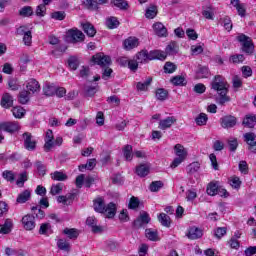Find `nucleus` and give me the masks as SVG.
I'll return each mask as SVG.
<instances>
[{
  "instance_id": "f257e3e1",
  "label": "nucleus",
  "mask_w": 256,
  "mask_h": 256,
  "mask_svg": "<svg viewBox=\"0 0 256 256\" xmlns=\"http://www.w3.org/2000/svg\"><path fill=\"white\" fill-rule=\"evenodd\" d=\"M211 87L218 95L216 98L218 105H225V103L231 101V97L227 95L229 93V83H227L225 77L216 75L212 80Z\"/></svg>"
},
{
  "instance_id": "f03ea898",
  "label": "nucleus",
  "mask_w": 256,
  "mask_h": 256,
  "mask_svg": "<svg viewBox=\"0 0 256 256\" xmlns=\"http://www.w3.org/2000/svg\"><path fill=\"white\" fill-rule=\"evenodd\" d=\"M31 211H32L33 215L26 214L25 216L22 217V220H21L23 228L26 231H33V229H35V227L37 225L35 223V217H36V219H45V211H43L41 209V207L33 206L31 208Z\"/></svg>"
},
{
  "instance_id": "7ed1b4c3",
  "label": "nucleus",
  "mask_w": 256,
  "mask_h": 256,
  "mask_svg": "<svg viewBox=\"0 0 256 256\" xmlns=\"http://www.w3.org/2000/svg\"><path fill=\"white\" fill-rule=\"evenodd\" d=\"M134 57L141 65L149 63V61H154L155 59H158L159 61H165V59H167V55L161 50H152L150 52L141 50Z\"/></svg>"
},
{
  "instance_id": "20e7f679",
  "label": "nucleus",
  "mask_w": 256,
  "mask_h": 256,
  "mask_svg": "<svg viewBox=\"0 0 256 256\" xmlns=\"http://www.w3.org/2000/svg\"><path fill=\"white\" fill-rule=\"evenodd\" d=\"M94 211L96 213H107L108 219H113L117 213V206L115 203L110 202L105 206V200L102 197H98L93 201Z\"/></svg>"
},
{
  "instance_id": "39448f33",
  "label": "nucleus",
  "mask_w": 256,
  "mask_h": 256,
  "mask_svg": "<svg viewBox=\"0 0 256 256\" xmlns=\"http://www.w3.org/2000/svg\"><path fill=\"white\" fill-rule=\"evenodd\" d=\"M92 61L96 63V65H99L102 67L103 73L102 78L107 79L111 77V73H113V69L109 68V65H111V57L107 56L103 53H97L92 57Z\"/></svg>"
},
{
  "instance_id": "423d86ee",
  "label": "nucleus",
  "mask_w": 256,
  "mask_h": 256,
  "mask_svg": "<svg viewBox=\"0 0 256 256\" xmlns=\"http://www.w3.org/2000/svg\"><path fill=\"white\" fill-rule=\"evenodd\" d=\"M63 145V137L53 135V130L48 129L44 136V146L43 149L45 153H49L53 149V147H61Z\"/></svg>"
},
{
  "instance_id": "0eeeda50",
  "label": "nucleus",
  "mask_w": 256,
  "mask_h": 256,
  "mask_svg": "<svg viewBox=\"0 0 256 256\" xmlns=\"http://www.w3.org/2000/svg\"><path fill=\"white\" fill-rule=\"evenodd\" d=\"M239 43L242 45L243 53L246 55H253V51H255V45H253V40L245 34H241L237 37Z\"/></svg>"
},
{
  "instance_id": "6e6552de",
  "label": "nucleus",
  "mask_w": 256,
  "mask_h": 256,
  "mask_svg": "<svg viewBox=\"0 0 256 256\" xmlns=\"http://www.w3.org/2000/svg\"><path fill=\"white\" fill-rule=\"evenodd\" d=\"M66 37L70 43H83L85 41V34L78 29L68 30Z\"/></svg>"
},
{
  "instance_id": "1a4fd4ad",
  "label": "nucleus",
  "mask_w": 256,
  "mask_h": 256,
  "mask_svg": "<svg viewBox=\"0 0 256 256\" xmlns=\"http://www.w3.org/2000/svg\"><path fill=\"white\" fill-rule=\"evenodd\" d=\"M24 141V147L27 151H35L37 149V141L33 138V135L29 132H25L22 135Z\"/></svg>"
},
{
  "instance_id": "9d476101",
  "label": "nucleus",
  "mask_w": 256,
  "mask_h": 256,
  "mask_svg": "<svg viewBox=\"0 0 256 256\" xmlns=\"http://www.w3.org/2000/svg\"><path fill=\"white\" fill-rule=\"evenodd\" d=\"M220 125L223 129H233L237 125V117L226 115L220 119Z\"/></svg>"
},
{
  "instance_id": "9b49d317",
  "label": "nucleus",
  "mask_w": 256,
  "mask_h": 256,
  "mask_svg": "<svg viewBox=\"0 0 256 256\" xmlns=\"http://www.w3.org/2000/svg\"><path fill=\"white\" fill-rule=\"evenodd\" d=\"M151 221V217H149V213L141 212L139 217L134 221L133 225L136 229H141L144 225H149Z\"/></svg>"
},
{
  "instance_id": "f8f14e48",
  "label": "nucleus",
  "mask_w": 256,
  "mask_h": 256,
  "mask_svg": "<svg viewBox=\"0 0 256 256\" xmlns=\"http://www.w3.org/2000/svg\"><path fill=\"white\" fill-rule=\"evenodd\" d=\"M244 141L249 146V150L252 151V153H256V135L253 132H248L244 134Z\"/></svg>"
},
{
  "instance_id": "ddd939ff",
  "label": "nucleus",
  "mask_w": 256,
  "mask_h": 256,
  "mask_svg": "<svg viewBox=\"0 0 256 256\" xmlns=\"http://www.w3.org/2000/svg\"><path fill=\"white\" fill-rule=\"evenodd\" d=\"M0 130L6 133H15L19 131V123L17 122H2L0 123Z\"/></svg>"
},
{
  "instance_id": "4468645a",
  "label": "nucleus",
  "mask_w": 256,
  "mask_h": 256,
  "mask_svg": "<svg viewBox=\"0 0 256 256\" xmlns=\"http://www.w3.org/2000/svg\"><path fill=\"white\" fill-rule=\"evenodd\" d=\"M123 45L126 51H131V49L139 47V38L130 36L124 40Z\"/></svg>"
},
{
  "instance_id": "2eb2a0df",
  "label": "nucleus",
  "mask_w": 256,
  "mask_h": 256,
  "mask_svg": "<svg viewBox=\"0 0 256 256\" xmlns=\"http://www.w3.org/2000/svg\"><path fill=\"white\" fill-rule=\"evenodd\" d=\"M177 121V119H175V117L173 116H168L167 118L160 120L159 121V129H161L162 131H165V129H171V127L173 126V124Z\"/></svg>"
},
{
  "instance_id": "dca6fc26",
  "label": "nucleus",
  "mask_w": 256,
  "mask_h": 256,
  "mask_svg": "<svg viewBox=\"0 0 256 256\" xmlns=\"http://www.w3.org/2000/svg\"><path fill=\"white\" fill-rule=\"evenodd\" d=\"M151 171V166L149 164H140L136 166L135 173L138 177H147Z\"/></svg>"
},
{
  "instance_id": "f3484780",
  "label": "nucleus",
  "mask_w": 256,
  "mask_h": 256,
  "mask_svg": "<svg viewBox=\"0 0 256 256\" xmlns=\"http://www.w3.org/2000/svg\"><path fill=\"white\" fill-rule=\"evenodd\" d=\"M0 105L3 109H11V107H13V96L9 93H4L2 95Z\"/></svg>"
},
{
  "instance_id": "a211bd4d",
  "label": "nucleus",
  "mask_w": 256,
  "mask_h": 256,
  "mask_svg": "<svg viewBox=\"0 0 256 256\" xmlns=\"http://www.w3.org/2000/svg\"><path fill=\"white\" fill-rule=\"evenodd\" d=\"M86 224L91 227L93 233H101L103 231V227L97 225V218L93 216L87 218Z\"/></svg>"
},
{
  "instance_id": "6ab92c4d",
  "label": "nucleus",
  "mask_w": 256,
  "mask_h": 256,
  "mask_svg": "<svg viewBox=\"0 0 256 256\" xmlns=\"http://www.w3.org/2000/svg\"><path fill=\"white\" fill-rule=\"evenodd\" d=\"M153 29H154V33L158 37H167V28L165 27V25H163V23L161 22L155 23L153 25Z\"/></svg>"
},
{
  "instance_id": "aec40b11",
  "label": "nucleus",
  "mask_w": 256,
  "mask_h": 256,
  "mask_svg": "<svg viewBox=\"0 0 256 256\" xmlns=\"http://www.w3.org/2000/svg\"><path fill=\"white\" fill-rule=\"evenodd\" d=\"M188 239H201L203 237V231L195 226L191 227L187 233Z\"/></svg>"
},
{
  "instance_id": "412c9836",
  "label": "nucleus",
  "mask_w": 256,
  "mask_h": 256,
  "mask_svg": "<svg viewBox=\"0 0 256 256\" xmlns=\"http://www.w3.org/2000/svg\"><path fill=\"white\" fill-rule=\"evenodd\" d=\"M13 231V220L6 219L4 224H0V234L2 235H9Z\"/></svg>"
},
{
  "instance_id": "4be33fe9",
  "label": "nucleus",
  "mask_w": 256,
  "mask_h": 256,
  "mask_svg": "<svg viewBox=\"0 0 256 256\" xmlns=\"http://www.w3.org/2000/svg\"><path fill=\"white\" fill-rule=\"evenodd\" d=\"M76 194L70 193L65 196H58L57 201L58 203H62L63 205H71L73 201H75Z\"/></svg>"
},
{
  "instance_id": "5701e85b",
  "label": "nucleus",
  "mask_w": 256,
  "mask_h": 256,
  "mask_svg": "<svg viewBox=\"0 0 256 256\" xmlns=\"http://www.w3.org/2000/svg\"><path fill=\"white\" fill-rule=\"evenodd\" d=\"M26 88L31 93H39V91H41V85H39V82L33 78L28 80Z\"/></svg>"
},
{
  "instance_id": "b1692460",
  "label": "nucleus",
  "mask_w": 256,
  "mask_h": 256,
  "mask_svg": "<svg viewBox=\"0 0 256 256\" xmlns=\"http://www.w3.org/2000/svg\"><path fill=\"white\" fill-rule=\"evenodd\" d=\"M242 125H244V127H248L249 129H253V127L256 125V116L252 114L246 115Z\"/></svg>"
},
{
  "instance_id": "393cba45",
  "label": "nucleus",
  "mask_w": 256,
  "mask_h": 256,
  "mask_svg": "<svg viewBox=\"0 0 256 256\" xmlns=\"http://www.w3.org/2000/svg\"><path fill=\"white\" fill-rule=\"evenodd\" d=\"M170 82L175 87H185V85H187V79H185V76H181V75L172 77Z\"/></svg>"
},
{
  "instance_id": "a878e982",
  "label": "nucleus",
  "mask_w": 256,
  "mask_h": 256,
  "mask_svg": "<svg viewBox=\"0 0 256 256\" xmlns=\"http://www.w3.org/2000/svg\"><path fill=\"white\" fill-rule=\"evenodd\" d=\"M82 29L88 37H95V35L97 34V30L95 29V26H93V24L89 22L84 23L82 25Z\"/></svg>"
},
{
  "instance_id": "bb28decb",
  "label": "nucleus",
  "mask_w": 256,
  "mask_h": 256,
  "mask_svg": "<svg viewBox=\"0 0 256 256\" xmlns=\"http://www.w3.org/2000/svg\"><path fill=\"white\" fill-rule=\"evenodd\" d=\"M165 55H177L179 53V45L176 42H170L165 49Z\"/></svg>"
},
{
  "instance_id": "cd10ccee",
  "label": "nucleus",
  "mask_w": 256,
  "mask_h": 256,
  "mask_svg": "<svg viewBox=\"0 0 256 256\" xmlns=\"http://www.w3.org/2000/svg\"><path fill=\"white\" fill-rule=\"evenodd\" d=\"M122 153L127 161H133V146L127 144L122 148Z\"/></svg>"
},
{
  "instance_id": "c85d7f7f",
  "label": "nucleus",
  "mask_w": 256,
  "mask_h": 256,
  "mask_svg": "<svg viewBox=\"0 0 256 256\" xmlns=\"http://www.w3.org/2000/svg\"><path fill=\"white\" fill-rule=\"evenodd\" d=\"M29 95H31L30 91H27V90L21 91L18 95L19 103H21V105H27V103H29V100H30Z\"/></svg>"
},
{
  "instance_id": "c756f323",
  "label": "nucleus",
  "mask_w": 256,
  "mask_h": 256,
  "mask_svg": "<svg viewBox=\"0 0 256 256\" xmlns=\"http://www.w3.org/2000/svg\"><path fill=\"white\" fill-rule=\"evenodd\" d=\"M63 234L66 235L68 237V239H77V237H79V230H77L76 228H65L63 230Z\"/></svg>"
},
{
  "instance_id": "7c9ffc66",
  "label": "nucleus",
  "mask_w": 256,
  "mask_h": 256,
  "mask_svg": "<svg viewBox=\"0 0 256 256\" xmlns=\"http://www.w3.org/2000/svg\"><path fill=\"white\" fill-rule=\"evenodd\" d=\"M31 199V191L29 190H24L22 193H20L16 199L17 203H27Z\"/></svg>"
},
{
  "instance_id": "2f4dec72",
  "label": "nucleus",
  "mask_w": 256,
  "mask_h": 256,
  "mask_svg": "<svg viewBox=\"0 0 256 256\" xmlns=\"http://www.w3.org/2000/svg\"><path fill=\"white\" fill-rule=\"evenodd\" d=\"M57 247L60 249V251H65L66 253L71 251V244L65 239H59L57 241Z\"/></svg>"
},
{
  "instance_id": "473e14b6",
  "label": "nucleus",
  "mask_w": 256,
  "mask_h": 256,
  "mask_svg": "<svg viewBox=\"0 0 256 256\" xmlns=\"http://www.w3.org/2000/svg\"><path fill=\"white\" fill-rule=\"evenodd\" d=\"M202 15H203V17H205V19L213 21V19L215 17V12L213 11V6H211V5L206 6L202 11Z\"/></svg>"
},
{
  "instance_id": "72a5a7b5",
  "label": "nucleus",
  "mask_w": 256,
  "mask_h": 256,
  "mask_svg": "<svg viewBox=\"0 0 256 256\" xmlns=\"http://www.w3.org/2000/svg\"><path fill=\"white\" fill-rule=\"evenodd\" d=\"M175 150V155L182 158V159H187V150H185V147L181 144H176L174 146Z\"/></svg>"
},
{
  "instance_id": "f704fd0d",
  "label": "nucleus",
  "mask_w": 256,
  "mask_h": 256,
  "mask_svg": "<svg viewBox=\"0 0 256 256\" xmlns=\"http://www.w3.org/2000/svg\"><path fill=\"white\" fill-rule=\"evenodd\" d=\"M158 221L163 227H171V217L165 213H160L158 215Z\"/></svg>"
},
{
  "instance_id": "c9c22d12",
  "label": "nucleus",
  "mask_w": 256,
  "mask_h": 256,
  "mask_svg": "<svg viewBox=\"0 0 256 256\" xmlns=\"http://www.w3.org/2000/svg\"><path fill=\"white\" fill-rule=\"evenodd\" d=\"M220 25L224 26L226 31H231L233 29V23L231 22V18L229 16H224L219 20Z\"/></svg>"
},
{
  "instance_id": "e433bc0d",
  "label": "nucleus",
  "mask_w": 256,
  "mask_h": 256,
  "mask_svg": "<svg viewBox=\"0 0 256 256\" xmlns=\"http://www.w3.org/2000/svg\"><path fill=\"white\" fill-rule=\"evenodd\" d=\"M50 177L53 181H67L68 176L67 174L61 172V171H55L50 174Z\"/></svg>"
},
{
  "instance_id": "4c0bfd02",
  "label": "nucleus",
  "mask_w": 256,
  "mask_h": 256,
  "mask_svg": "<svg viewBox=\"0 0 256 256\" xmlns=\"http://www.w3.org/2000/svg\"><path fill=\"white\" fill-rule=\"evenodd\" d=\"M106 27H108V29H117L119 27V20L117 19V17H109L106 19Z\"/></svg>"
},
{
  "instance_id": "58836bf2",
  "label": "nucleus",
  "mask_w": 256,
  "mask_h": 256,
  "mask_svg": "<svg viewBox=\"0 0 256 256\" xmlns=\"http://www.w3.org/2000/svg\"><path fill=\"white\" fill-rule=\"evenodd\" d=\"M153 81V78L149 77L144 82H138L136 85V88L138 91H147L149 89V85H151V82Z\"/></svg>"
},
{
  "instance_id": "ea45409f",
  "label": "nucleus",
  "mask_w": 256,
  "mask_h": 256,
  "mask_svg": "<svg viewBox=\"0 0 256 256\" xmlns=\"http://www.w3.org/2000/svg\"><path fill=\"white\" fill-rule=\"evenodd\" d=\"M197 77L198 79H207V77H209V68L206 66H199Z\"/></svg>"
},
{
  "instance_id": "a19ab883",
  "label": "nucleus",
  "mask_w": 256,
  "mask_h": 256,
  "mask_svg": "<svg viewBox=\"0 0 256 256\" xmlns=\"http://www.w3.org/2000/svg\"><path fill=\"white\" fill-rule=\"evenodd\" d=\"M145 17L147 19H155L157 17V6L151 5L146 9Z\"/></svg>"
},
{
  "instance_id": "79ce46f5",
  "label": "nucleus",
  "mask_w": 256,
  "mask_h": 256,
  "mask_svg": "<svg viewBox=\"0 0 256 256\" xmlns=\"http://www.w3.org/2000/svg\"><path fill=\"white\" fill-rule=\"evenodd\" d=\"M112 3L121 11H127V9H129V3L125 0H113Z\"/></svg>"
},
{
  "instance_id": "37998d69",
  "label": "nucleus",
  "mask_w": 256,
  "mask_h": 256,
  "mask_svg": "<svg viewBox=\"0 0 256 256\" xmlns=\"http://www.w3.org/2000/svg\"><path fill=\"white\" fill-rule=\"evenodd\" d=\"M20 17H31L33 16V7L24 6L19 10Z\"/></svg>"
},
{
  "instance_id": "c03bdc74",
  "label": "nucleus",
  "mask_w": 256,
  "mask_h": 256,
  "mask_svg": "<svg viewBox=\"0 0 256 256\" xmlns=\"http://www.w3.org/2000/svg\"><path fill=\"white\" fill-rule=\"evenodd\" d=\"M12 113L16 119H22V117H25V109L21 106L14 107L12 109Z\"/></svg>"
},
{
  "instance_id": "a18cd8bd",
  "label": "nucleus",
  "mask_w": 256,
  "mask_h": 256,
  "mask_svg": "<svg viewBox=\"0 0 256 256\" xmlns=\"http://www.w3.org/2000/svg\"><path fill=\"white\" fill-rule=\"evenodd\" d=\"M63 193V183L53 184L50 189V195H59Z\"/></svg>"
},
{
  "instance_id": "49530a36",
  "label": "nucleus",
  "mask_w": 256,
  "mask_h": 256,
  "mask_svg": "<svg viewBox=\"0 0 256 256\" xmlns=\"http://www.w3.org/2000/svg\"><path fill=\"white\" fill-rule=\"evenodd\" d=\"M227 235V227H217L214 229V237L216 239H223Z\"/></svg>"
},
{
  "instance_id": "de8ad7c7",
  "label": "nucleus",
  "mask_w": 256,
  "mask_h": 256,
  "mask_svg": "<svg viewBox=\"0 0 256 256\" xmlns=\"http://www.w3.org/2000/svg\"><path fill=\"white\" fill-rule=\"evenodd\" d=\"M68 67H70L72 71H77V68L79 67V58L76 56H71L68 59Z\"/></svg>"
},
{
  "instance_id": "09e8293b",
  "label": "nucleus",
  "mask_w": 256,
  "mask_h": 256,
  "mask_svg": "<svg viewBox=\"0 0 256 256\" xmlns=\"http://www.w3.org/2000/svg\"><path fill=\"white\" fill-rule=\"evenodd\" d=\"M207 121H209V118L205 113H200L195 119L196 124L199 126L207 125Z\"/></svg>"
},
{
  "instance_id": "8fccbe9b",
  "label": "nucleus",
  "mask_w": 256,
  "mask_h": 256,
  "mask_svg": "<svg viewBox=\"0 0 256 256\" xmlns=\"http://www.w3.org/2000/svg\"><path fill=\"white\" fill-rule=\"evenodd\" d=\"M163 182L162 181H153L150 186L149 189L152 193H157V191H159L160 189H163Z\"/></svg>"
},
{
  "instance_id": "3c124183",
  "label": "nucleus",
  "mask_w": 256,
  "mask_h": 256,
  "mask_svg": "<svg viewBox=\"0 0 256 256\" xmlns=\"http://www.w3.org/2000/svg\"><path fill=\"white\" fill-rule=\"evenodd\" d=\"M168 95H169V92H167V90L163 88H159L156 90V98L158 99V101H165Z\"/></svg>"
},
{
  "instance_id": "603ef678",
  "label": "nucleus",
  "mask_w": 256,
  "mask_h": 256,
  "mask_svg": "<svg viewBox=\"0 0 256 256\" xmlns=\"http://www.w3.org/2000/svg\"><path fill=\"white\" fill-rule=\"evenodd\" d=\"M229 183L233 189H241V179L237 176H233L229 179Z\"/></svg>"
},
{
  "instance_id": "864d4df0",
  "label": "nucleus",
  "mask_w": 256,
  "mask_h": 256,
  "mask_svg": "<svg viewBox=\"0 0 256 256\" xmlns=\"http://www.w3.org/2000/svg\"><path fill=\"white\" fill-rule=\"evenodd\" d=\"M218 189H219V188H218L217 184L211 182V183L208 185V187H207L206 193H207L208 195H210L211 197H214V195H217Z\"/></svg>"
},
{
  "instance_id": "5fc2aeb1",
  "label": "nucleus",
  "mask_w": 256,
  "mask_h": 256,
  "mask_svg": "<svg viewBox=\"0 0 256 256\" xmlns=\"http://www.w3.org/2000/svg\"><path fill=\"white\" fill-rule=\"evenodd\" d=\"M199 169H201V164H199V162H193L187 166V171L190 175H193V173H197Z\"/></svg>"
},
{
  "instance_id": "6e6d98bb",
  "label": "nucleus",
  "mask_w": 256,
  "mask_h": 256,
  "mask_svg": "<svg viewBox=\"0 0 256 256\" xmlns=\"http://www.w3.org/2000/svg\"><path fill=\"white\" fill-rule=\"evenodd\" d=\"M177 71V65L173 62H166L164 65V73H175Z\"/></svg>"
},
{
  "instance_id": "4d7b16f0",
  "label": "nucleus",
  "mask_w": 256,
  "mask_h": 256,
  "mask_svg": "<svg viewBox=\"0 0 256 256\" xmlns=\"http://www.w3.org/2000/svg\"><path fill=\"white\" fill-rule=\"evenodd\" d=\"M84 5L92 11H96V9H99V2L95 0H85Z\"/></svg>"
},
{
  "instance_id": "13d9d810",
  "label": "nucleus",
  "mask_w": 256,
  "mask_h": 256,
  "mask_svg": "<svg viewBox=\"0 0 256 256\" xmlns=\"http://www.w3.org/2000/svg\"><path fill=\"white\" fill-rule=\"evenodd\" d=\"M238 168L240 173H242L243 175H247V173H249V165L245 160L239 162Z\"/></svg>"
},
{
  "instance_id": "bf43d9fd",
  "label": "nucleus",
  "mask_w": 256,
  "mask_h": 256,
  "mask_svg": "<svg viewBox=\"0 0 256 256\" xmlns=\"http://www.w3.org/2000/svg\"><path fill=\"white\" fill-rule=\"evenodd\" d=\"M2 177L6 179V181H9L10 183H13L15 181V173L11 170H6L2 173Z\"/></svg>"
},
{
  "instance_id": "052dcab7",
  "label": "nucleus",
  "mask_w": 256,
  "mask_h": 256,
  "mask_svg": "<svg viewBox=\"0 0 256 256\" xmlns=\"http://www.w3.org/2000/svg\"><path fill=\"white\" fill-rule=\"evenodd\" d=\"M128 69H130V71H137V69H139V61L135 56L132 60H128Z\"/></svg>"
},
{
  "instance_id": "680f3d73",
  "label": "nucleus",
  "mask_w": 256,
  "mask_h": 256,
  "mask_svg": "<svg viewBox=\"0 0 256 256\" xmlns=\"http://www.w3.org/2000/svg\"><path fill=\"white\" fill-rule=\"evenodd\" d=\"M35 165L39 175L43 177L47 171L46 166L41 161H37Z\"/></svg>"
},
{
  "instance_id": "e2e57ef3",
  "label": "nucleus",
  "mask_w": 256,
  "mask_h": 256,
  "mask_svg": "<svg viewBox=\"0 0 256 256\" xmlns=\"http://www.w3.org/2000/svg\"><path fill=\"white\" fill-rule=\"evenodd\" d=\"M27 179H28L27 172H22L16 181V185H18L19 187H23V185H25V181H27Z\"/></svg>"
},
{
  "instance_id": "0e129e2a",
  "label": "nucleus",
  "mask_w": 256,
  "mask_h": 256,
  "mask_svg": "<svg viewBox=\"0 0 256 256\" xmlns=\"http://www.w3.org/2000/svg\"><path fill=\"white\" fill-rule=\"evenodd\" d=\"M44 91V95H46V97H53V95L55 94V87L51 86V85H46L43 88Z\"/></svg>"
},
{
  "instance_id": "69168bd1",
  "label": "nucleus",
  "mask_w": 256,
  "mask_h": 256,
  "mask_svg": "<svg viewBox=\"0 0 256 256\" xmlns=\"http://www.w3.org/2000/svg\"><path fill=\"white\" fill-rule=\"evenodd\" d=\"M228 146L230 151L235 152L237 151V147H239V142H237L236 138H231L228 140Z\"/></svg>"
},
{
  "instance_id": "338daca9",
  "label": "nucleus",
  "mask_w": 256,
  "mask_h": 256,
  "mask_svg": "<svg viewBox=\"0 0 256 256\" xmlns=\"http://www.w3.org/2000/svg\"><path fill=\"white\" fill-rule=\"evenodd\" d=\"M50 230H51V224L43 223L40 226L39 234L40 235H47V233H49Z\"/></svg>"
},
{
  "instance_id": "774afa93",
  "label": "nucleus",
  "mask_w": 256,
  "mask_h": 256,
  "mask_svg": "<svg viewBox=\"0 0 256 256\" xmlns=\"http://www.w3.org/2000/svg\"><path fill=\"white\" fill-rule=\"evenodd\" d=\"M146 237H147V239H149L150 241H157V240H158L157 232L151 231L150 229H147V230H146Z\"/></svg>"
}]
</instances>
